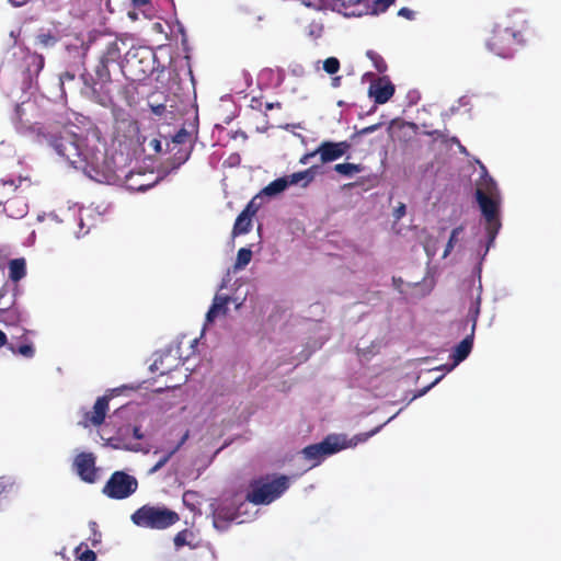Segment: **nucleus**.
<instances>
[{"instance_id":"nucleus-1","label":"nucleus","mask_w":561,"mask_h":561,"mask_svg":"<svg viewBox=\"0 0 561 561\" xmlns=\"http://www.w3.org/2000/svg\"><path fill=\"white\" fill-rule=\"evenodd\" d=\"M18 129L36 134L39 142H46L54 148L57 154L62 157L75 169L83 171L91 178L99 175L104 163V151L98 146V141L90 142L87 138L79 137L67 127L47 129L41 125L28 124L23 118V108L16 105Z\"/></svg>"},{"instance_id":"nucleus-2","label":"nucleus","mask_w":561,"mask_h":561,"mask_svg":"<svg viewBox=\"0 0 561 561\" xmlns=\"http://www.w3.org/2000/svg\"><path fill=\"white\" fill-rule=\"evenodd\" d=\"M534 35L523 14H513L499 22L486 42L490 51L502 58L512 57Z\"/></svg>"},{"instance_id":"nucleus-3","label":"nucleus","mask_w":561,"mask_h":561,"mask_svg":"<svg viewBox=\"0 0 561 561\" xmlns=\"http://www.w3.org/2000/svg\"><path fill=\"white\" fill-rule=\"evenodd\" d=\"M290 480L284 474H266L250 481L245 501L254 505H267L284 494Z\"/></svg>"},{"instance_id":"nucleus-4","label":"nucleus","mask_w":561,"mask_h":561,"mask_svg":"<svg viewBox=\"0 0 561 561\" xmlns=\"http://www.w3.org/2000/svg\"><path fill=\"white\" fill-rule=\"evenodd\" d=\"M108 64L99 60L94 73L88 71L81 75L83 81V93L93 102L107 107L113 103L108 85L112 82Z\"/></svg>"},{"instance_id":"nucleus-5","label":"nucleus","mask_w":561,"mask_h":561,"mask_svg":"<svg viewBox=\"0 0 561 561\" xmlns=\"http://www.w3.org/2000/svg\"><path fill=\"white\" fill-rule=\"evenodd\" d=\"M131 522L142 528L167 529L180 520L175 511L167 506L142 505L131 514Z\"/></svg>"},{"instance_id":"nucleus-6","label":"nucleus","mask_w":561,"mask_h":561,"mask_svg":"<svg viewBox=\"0 0 561 561\" xmlns=\"http://www.w3.org/2000/svg\"><path fill=\"white\" fill-rule=\"evenodd\" d=\"M154 53L148 47H133L125 55L124 70L135 80H144L154 70Z\"/></svg>"},{"instance_id":"nucleus-7","label":"nucleus","mask_w":561,"mask_h":561,"mask_svg":"<svg viewBox=\"0 0 561 561\" xmlns=\"http://www.w3.org/2000/svg\"><path fill=\"white\" fill-rule=\"evenodd\" d=\"M138 489V481L125 471H115L103 486V494L113 500H124Z\"/></svg>"},{"instance_id":"nucleus-8","label":"nucleus","mask_w":561,"mask_h":561,"mask_svg":"<svg viewBox=\"0 0 561 561\" xmlns=\"http://www.w3.org/2000/svg\"><path fill=\"white\" fill-rule=\"evenodd\" d=\"M477 202L481 208V213L485 219V230L489 237V242H493L501 228L499 218V203L489 196L481 188L476 191Z\"/></svg>"},{"instance_id":"nucleus-9","label":"nucleus","mask_w":561,"mask_h":561,"mask_svg":"<svg viewBox=\"0 0 561 561\" xmlns=\"http://www.w3.org/2000/svg\"><path fill=\"white\" fill-rule=\"evenodd\" d=\"M480 304L481 302L479 296L474 299L471 298L467 313V322H471V332L455 347L451 354L454 366L465 360L472 350L476 325L480 314Z\"/></svg>"},{"instance_id":"nucleus-10","label":"nucleus","mask_w":561,"mask_h":561,"mask_svg":"<svg viewBox=\"0 0 561 561\" xmlns=\"http://www.w3.org/2000/svg\"><path fill=\"white\" fill-rule=\"evenodd\" d=\"M344 447V444L340 443L337 436L329 435L321 443L305 447L301 454L304 455L305 459L312 461L313 466H317L325 456L335 454Z\"/></svg>"},{"instance_id":"nucleus-11","label":"nucleus","mask_w":561,"mask_h":561,"mask_svg":"<svg viewBox=\"0 0 561 561\" xmlns=\"http://www.w3.org/2000/svg\"><path fill=\"white\" fill-rule=\"evenodd\" d=\"M73 466L80 479L88 483L96 481L95 456L92 453H80L76 456Z\"/></svg>"},{"instance_id":"nucleus-12","label":"nucleus","mask_w":561,"mask_h":561,"mask_svg":"<svg viewBox=\"0 0 561 561\" xmlns=\"http://www.w3.org/2000/svg\"><path fill=\"white\" fill-rule=\"evenodd\" d=\"M108 402L110 398L107 396L99 397L92 410L83 414L80 424L84 427L102 425L108 411Z\"/></svg>"},{"instance_id":"nucleus-13","label":"nucleus","mask_w":561,"mask_h":561,"mask_svg":"<svg viewBox=\"0 0 561 561\" xmlns=\"http://www.w3.org/2000/svg\"><path fill=\"white\" fill-rule=\"evenodd\" d=\"M350 147L347 141H323L316 149V152H318L321 163H329L343 157Z\"/></svg>"},{"instance_id":"nucleus-14","label":"nucleus","mask_w":561,"mask_h":561,"mask_svg":"<svg viewBox=\"0 0 561 561\" xmlns=\"http://www.w3.org/2000/svg\"><path fill=\"white\" fill-rule=\"evenodd\" d=\"M23 331L24 332L21 336V339H23L22 343H18V342H13V341L8 343L5 333L0 330V347L8 346V348L13 354L21 355L25 358H32L35 355V348L33 346V343L25 337V334L27 333V331L26 330H23Z\"/></svg>"},{"instance_id":"nucleus-15","label":"nucleus","mask_w":561,"mask_h":561,"mask_svg":"<svg viewBox=\"0 0 561 561\" xmlns=\"http://www.w3.org/2000/svg\"><path fill=\"white\" fill-rule=\"evenodd\" d=\"M244 502L237 504L234 500L224 501L214 512L215 520L232 522L241 516V508Z\"/></svg>"},{"instance_id":"nucleus-16","label":"nucleus","mask_w":561,"mask_h":561,"mask_svg":"<svg viewBox=\"0 0 561 561\" xmlns=\"http://www.w3.org/2000/svg\"><path fill=\"white\" fill-rule=\"evenodd\" d=\"M394 93V85L385 78H380L373 82L369 87V94L374 96L377 104H385Z\"/></svg>"},{"instance_id":"nucleus-17","label":"nucleus","mask_w":561,"mask_h":561,"mask_svg":"<svg viewBox=\"0 0 561 561\" xmlns=\"http://www.w3.org/2000/svg\"><path fill=\"white\" fill-rule=\"evenodd\" d=\"M229 301L230 298L228 296L216 295L210 308L206 313V322L213 323L217 317L220 314H226Z\"/></svg>"},{"instance_id":"nucleus-18","label":"nucleus","mask_w":561,"mask_h":561,"mask_svg":"<svg viewBox=\"0 0 561 561\" xmlns=\"http://www.w3.org/2000/svg\"><path fill=\"white\" fill-rule=\"evenodd\" d=\"M314 168L316 167H311L305 171L295 172L288 176H284L287 182V186L295 185L300 182H304L302 183L304 187L309 185V183L312 182L313 176H314V171H313Z\"/></svg>"},{"instance_id":"nucleus-19","label":"nucleus","mask_w":561,"mask_h":561,"mask_svg":"<svg viewBox=\"0 0 561 561\" xmlns=\"http://www.w3.org/2000/svg\"><path fill=\"white\" fill-rule=\"evenodd\" d=\"M26 275L25 259H13L9 262V278L12 282H19Z\"/></svg>"},{"instance_id":"nucleus-20","label":"nucleus","mask_w":561,"mask_h":561,"mask_svg":"<svg viewBox=\"0 0 561 561\" xmlns=\"http://www.w3.org/2000/svg\"><path fill=\"white\" fill-rule=\"evenodd\" d=\"M178 147L193 148L192 134L185 128H181L172 138L170 150H175Z\"/></svg>"},{"instance_id":"nucleus-21","label":"nucleus","mask_w":561,"mask_h":561,"mask_svg":"<svg viewBox=\"0 0 561 561\" xmlns=\"http://www.w3.org/2000/svg\"><path fill=\"white\" fill-rule=\"evenodd\" d=\"M252 228V217L248 215V211H241L236 219L233 225L232 234H245L250 232Z\"/></svg>"},{"instance_id":"nucleus-22","label":"nucleus","mask_w":561,"mask_h":561,"mask_svg":"<svg viewBox=\"0 0 561 561\" xmlns=\"http://www.w3.org/2000/svg\"><path fill=\"white\" fill-rule=\"evenodd\" d=\"M287 182L285 178H278L274 181H272L270 184H267L260 193V195L264 196H276L277 194L284 192L287 188Z\"/></svg>"},{"instance_id":"nucleus-23","label":"nucleus","mask_w":561,"mask_h":561,"mask_svg":"<svg viewBox=\"0 0 561 561\" xmlns=\"http://www.w3.org/2000/svg\"><path fill=\"white\" fill-rule=\"evenodd\" d=\"M121 58V49L118 47V44L116 42H111L106 45L102 56L100 57V60L106 62V64H115Z\"/></svg>"},{"instance_id":"nucleus-24","label":"nucleus","mask_w":561,"mask_h":561,"mask_svg":"<svg viewBox=\"0 0 561 561\" xmlns=\"http://www.w3.org/2000/svg\"><path fill=\"white\" fill-rule=\"evenodd\" d=\"M187 433L182 437L181 442L170 451L164 454L157 462L156 465L149 470V473H154L159 471L170 459L171 457L180 449V447L183 445V443L187 438Z\"/></svg>"},{"instance_id":"nucleus-25","label":"nucleus","mask_w":561,"mask_h":561,"mask_svg":"<svg viewBox=\"0 0 561 561\" xmlns=\"http://www.w3.org/2000/svg\"><path fill=\"white\" fill-rule=\"evenodd\" d=\"M187 433L182 437L181 442L170 451L164 454L157 462L156 465L149 470V473H154L159 471L170 459L171 457L180 449V447L183 445V443L187 438Z\"/></svg>"},{"instance_id":"nucleus-26","label":"nucleus","mask_w":561,"mask_h":561,"mask_svg":"<svg viewBox=\"0 0 561 561\" xmlns=\"http://www.w3.org/2000/svg\"><path fill=\"white\" fill-rule=\"evenodd\" d=\"M14 493V481L9 477H0V503Z\"/></svg>"},{"instance_id":"nucleus-27","label":"nucleus","mask_w":561,"mask_h":561,"mask_svg":"<svg viewBox=\"0 0 561 561\" xmlns=\"http://www.w3.org/2000/svg\"><path fill=\"white\" fill-rule=\"evenodd\" d=\"M193 148H182L178 147L175 150H170L172 152V163L175 167H180L184 162H186L192 153Z\"/></svg>"},{"instance_id":"nucleus-28","label":"nucleus","mask_w":561,"mask_h":561,"mask_svg":"<svg viewBox=\"0 0 561 561\" xmlns=\"http://www.w3.org/2000/svg\"><path fill=\"white\" fill-rule=\"evenodd\" d=\"M363 170V167L360 164L355 163H337L334 165V171L344 175V176H352L355 173H359Z\"/></svg>"},{"instance_id":"nucleus-29","label":"nucleus","mask_w":561,"mask_h":561,"mask_svg":"<svg viewBox=\"0 0 561 561\" xmlns=\"http://www.w3.org/2000/svg\"><path fill=\"white\" fill-rule=\"evenodd\" d=\"M465 228L462 225L456 227L453 229L449 240L446 244L443 257H446L455 248L456 243L459 241V236L463 232Z\"/></svg>"},{"instance_id":"nucleus-30","label":"nucleus","mask_w":561,"mask_h":561,"mask_svg":"<svg viewBox=\"0 0 561 561\" xmlns=\"http://www.w3.org/2000/svg\"><path fill=\"white\" fill-rule=\"evenodd\" d=\"M252 259V251L247 248H241L237 254V261L234 264L236 268H243L247 266Z\"/></svg>"},{"instance_id":"nucleus-31","label":"nucleus","mask_w":561,"mask_h":561,"mask_svg":"<svg viewBox=\"0 0 561 561\" xmlns=\"http://www.w3.org/2000/svg\"><path fill=\"white\" fill-rule=\"evenodd\" d=\"M366 55L373 61L378 72H385L387 70V64L378 53L368 50Z\"/></svg>"},{"instance_id":"nucleus-32","label":"nucleus","mask_w":561,"mask_h":561,"mask_svg":"<svg viewBox=\"0 0 561 561\" xmlns=\"http://www.w3.org/2000/svg\"><path fill=\"white\" fill-rule=\"evenodd\" d=\"M190 537H193V534L188 529H183V530L179 531L174 536V539H173L175 548L180 549L183 546L190 545V542H188Z\"/></svg>"},{"instance_id":"nucleus-33","label":"nucleus","mask_w":561,"mask_h":561,"mask_svg":"<svg viewBox=\"0 0 561 561\" xmlns=\"http://www.w3.org/2000/svg\"><path fill=\"white\" fill-rule=\"evenodd\" d=\"M323 69L329 75H334L340 70V61L335 57H329L323 62Z\"/></svg>"},{"instance_id":"nucleus-34","label":"nucleus","mask_w":561,"mask_h":561,"mask_svg":"<svg viewBox=\"0 0 561 561\" xmlns=\"http://www.w3.org/2000/svg\"><path fill=\"white\" fill-rule=\"evenodd\" d=\"M152 98L153 95H151L148 101L151 112L157 116L163 115L167 112V104L164 102L154 101Z\"/></svg>"},{"instance_id":"nucleus-35","label":"nucleus","mask_w":561,"mask_h":561,"mask_svg":"<svg viewBox=\"0 0 561 561\" xmlns=\"http://www.w3.org/2000/svg\"><path fill=\"white\" fill-rule=\"evenodd\" d=\"M396 0H375L373 3L374 13H382L394 3Z\"/></svg>"},{"instance_id":"nucleus-36","label":"nucleus","mask_w":561,"mask_h":561,"mask_svg":"<svg viewBox=\"0 0 561 561\" xmlns=\"http://www.w3.org/2000/svg\"><path fill=\"white\" fill-rule=\"evenodd\" d=\"M37 42L42 45V46H50V45H54L56 43V38L55 36H53L51 34L47 33V34H39L37 36Z\"/></svg>"},{"instance_id":"nucleus-37","label":"nucleus","mask_w":561,"mask_h":561,"mask_svg":"<svg viewBox=\"0 0 561 561\" xmlns=\"http://www.w3.org/2000/svg\"><path fill=\"white\" fill-rule=\"evenodd\" d=\"M260 196L261 195L259 194L256 197H254L242 211H248V215L251 217L254 216L259 209V205H255V199Z\"/></svg>"},{"instance_id":"nucleus-38","label":"nucleus","mask_w":561,"mask_h":561,"mask_svg":"<svg viewBox=\"0 0 561 561\" xmlns=\"http://www.w3.org/2000/svg\"><path fill=\"white\" fill-rule=\"evenodd\" d=\"M80 561H96V554L93 550L87 549L79 556Z\"/></svg>"},{"instance_id":"nucleus-39","label":"nucleus","mask_w":561,"mask_h":561,"mask_svg":"<svg viewBox=\"0 0 561 561\" xmlns=\"http://www.w3.org/2000/svg\"><path fill=\"white\" fill-rule=\"evenodd\" d=\"M380 126H381V124H380V123H378V124H374V125H370V126L364 127V128H362L360 130H358V131L356 133V135H358V136H363V135L371 134V133L376 131Z\"/></svg>"},{"instance_id":"nucleus-40","label":"nucleus","mask_w":561,"mask_h":561,"mask_svg":"<svg viewBox=\"0 0 561 561\" xmlns=\"http://www.w3.org/2000/svg\"><path fill=\"white\" fill-rule=\"evenodd\" d=\"M427 136H431L433 137L434 139H439L442 141H447V136L444 131H440V130H432V131H426L425 133Z\"/></svg>"},{"instance_id":"nucleus-41","label":"nucleus","mask_w":561,"mask_h":561,"mask_svg":"<svg viewBox=\"0 0 561 561\" xmlns=\"http://www.w3.org/2000/svg\"><path fill=\"white\" fill-rule=\"evenodd\" d=\"M398 14L400 16H403V18L408 19V20H412L414 18V12L412 10H410L409 8H405V7L401 8L399 10Z\"/></svg>"},{"instance_id":"nucleus-42","label":"nucleus","mask_w":561,"mask_h":561,"mask_svg":"<svg viewBox=\"0 0 561 561\" xmlns=\"http://www.w3.org/2000/svg\"><path fill=\"white\" fill-rule=\"evenodd\" d=\"M317 154H318V152H316V150H313V151H311V152H307V153H305V154L300 158L299 162H300L301 164H307V163H309L310 159H311V158H313V157H316Z\"/></svg>"},{"instance_id":"nucleus-43","label":"nucleus","mask_w":561,"mask_h":561,"mask_svg":"<svg viewBox=\"0 0 561 561\" xmlns=\"http://www.w3.org/2000/svg\"><path fill=\"white\" fill-rule=\"evenodd\" d=\"M405 214V205L404 204H401L397 209H396V218L400 219L401 217H403Z\"/></svg>"},{"instance_id":"nucleus-44","label":"nucleus","mask_w":561,"mask_h":561,"mask_svg":"<svg viewBox=\"0 0 561 561\" xmlns=\"http://www.w3.org/2000/svg\"><path fill=\"white\" fill-rule=\"evenodd\" d=\"M28 2V0H9V3L14 8H20L25 5Z\"/></svg>"},{"instance_id":"nucleus-45","label":"nucleus","mask_w":561,"mask_h":561,"mask_svg":"<svg viewBox=\"0 0 561 561\" xmlns=\"http://www.w3.org/2000/svg\"><path fill=\"white\" fill-rule=\"evenodd\" d=\"M134 7L140 8L144 5H147L149 3V0H130Z\"/></svg>"},{"instance_id":"nucleus-46","label":"nucleus","mask_w":561,"mask_h":561,"mask_svg":"<svg viewBox=\"0 0 561 561\" xmlns=\"http://www.w3.org/2000/svg\"><path fill=\"white\" fill-rule=\"evenodd\" d=\"M133 436L136 438V439H141L142 438V433L140 431V427L138 426H135L133 428Z\"/></svg>"},{"instance_id":"nucleus-47","label":"nucleus","mask_w":561,"mask_h":561,"mask_svg":"<svg viewBox=\"0 0 561 561\" xmlns=\"http://www.w3.org/2000/svg\"><path fill=\"white\" fill-rule=\"evenodd\" d=\"M1 183L2 185H10V186H13V190H16L18 188V184L15 183L14 180H1Z\"/></svg>"},{"instance_id":"nucleus-48","label":"nucleus","mask_w":561,"mask_h":561,"mask_svg":"<svg viewBox=\"0 0 561 561\" xmlns=\"http://www.w3.org/2000/svg\"><path fill=\"white\" fill-rule=\"evenodd\" d=\"M280 103L279 102H276V103H266L265 104V110L266 111H271L273 110L274 107H277V108H280Z\"/></svg>"},{"instance_id":"nucleus-49","label":"nucleus","mask_w":561,"mask_h":561,"mask_svg":"<svg viewBox=\"0 0 561 561\" xmlns=\"http://www.w3.org/2000/svg\"><path fill=\"white\" fill-rule=\"evenodd\" d=\"M443 378V376L436 378L430 386H427L426 388H424L421 392V394H424L430 388H432L433 386H435L440 379Z\"/></svg>"},{"instance_id":"nucleus-50","label":"nucleus","mask_w":561,"mask_h":561,"mask_svg":"<svg viewBox=\"0 0 561 561\" xmlns=\"http://www.w3.org/2000/svg\"><path fill=\"white\" fill-rule=\"evenodd\" d=\"M75 79V75L73 73H70V72H65L62 76H61V80H73Z\"/></svg>"},{"instance_id":"nucleus-51","label":"nucleus","mask_w":561,"mask_h":561,"mask_svg":"<svg viewBox=\"0 0 561 561\" xmlns=\"http://www.w3.org/2000/svg\"><path fill=\"white\" fill-rule=\"evenodd\" d=\"M151 144L153 145V147H154L156 151H158V152H159V151L161 150V142H160L159 140L153 139V140L151 141Z\"/></svg>"},{"instance_id":"nucleus-52","label":"nucleus","mask_w":561,"mask_h":561,"mask_svg":"<svg viewBox=\"0 0 561 561\" xmlns=\"http://www.w3.org/2000/svg\"><path fill=\"white\" fill-rule=\"evenodd\" d=\"M378 431H379V427H376V428H375V430H373L370 433L366 434V436H365V438H364V439H366L367 437H369V436H371V435L376 434Z\"/></svg>"},{"instance_id":"nucleus-53","label":"nucleus","mask_w":561,"mask_h":561,"mask_svg":"<svg viewBox=\"0 0 561 561\" xmlns=\"http://www.w3.org/2000/svg\"><path fill=\"white\" fill-rule=\"evenodd\" d=\"M495 183L493 182V180L490 179L489 183L486 184V190H490L491 186H494Z\"/></svg>"},{"instance_id":"nucleus-54","label":"nucleus","mask_w":561,"mask_h":561,"mask_svg":"<svg viewBox=\"0 0 561 561\" xmlns=\"http://www.w3.org/2000/svg\"><path fill=\"white\" fill-rule=\"evenodd\" d=\"M408 126L413 128L414 130L417 128V125L415 123H408Z\"/></svg>"},{"instance_id":"nucleus-55","label":"nucleus","mask_w":561,"mask_h":561,"mask_svg":"<svg viewBox=\"0 0 561 561\" xmlns=\"http://www.w3.org/2000/svg\"><path fill=\"white\" fill-rule=\"evenodd\" d=\"M451 141H453V142H456V144H459V140H458V138H457V137H453V138H451Z\"/></svg>"},{"instance_id":"nucleus-56","label":"nucleus","mask_w":561,"mask_h":561,"mask_svg":"<svg viewBox=\"0 0 561 561\" xmlns=\"http://www.w3.org/2000/svg\"><path fill=\"white\" fill-rule=\"evenodd\" d=\"M152 368L159 369V368H158V360H156V362L153 363Z\"/></svg>"},{"instance_id":"nucleus-57","label":"nucleus","mask_w":561,"mask_h":561,"mask_svg":"<svg viewBox=\"0 0 561 561\" xmlns=\"http://www.w3.org/2000/svg\"><path fill=\"white\" fill-rule=\"evenodd\" d=\"M129 16H130L131 19H136V13H133V14H131V13H129Z\"/></svg>"},{"instance_id":"nucleus-58","label":"nucleus","mask_w":561,"mask_h":561,"mask_svg":"<svg viewBox=\"0 0 561 561\" xmlns=\"http://www.w3.org/2000/svg\"><path fill=\"white\" fill-rule=\"evenodd\" d=\"M43 64H44V59H43V57H41V66H43Z\"/></svg>"}]
</instances>
